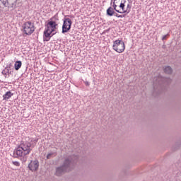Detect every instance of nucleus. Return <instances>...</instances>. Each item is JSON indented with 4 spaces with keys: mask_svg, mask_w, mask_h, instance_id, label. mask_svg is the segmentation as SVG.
Here are the masks:
<instances>
[{
    "mask_svg": "<svg viewBox=\"0 0 181 181\" xmlns=\"http://www.w3.org/2000/svg\"><path fill=\"white\" fill-rule=\"evenodd\" d=\"M22 67V62L21 61H16L14 64V69L15 70L18 71L19 69Z\"/></svg>",
    "mask_w": 181,
    "mask_h": 181,
    "instance_id": "16",
    "label": "nucleus"
},
{
    "mask_svg": "<svg viewBox=\"0 0 181 181\" xmlns=\"http://www.w3.org/2000/svg\"><path fill=\"white\" fill-rule=\"evenodd\" d=\"M13 165L15 166H21V163L18 161H12Z\"/></svg>",
    "mask_w": 181,
    "mask_h": 181,
    "instance_id": "20",
    "label": "nucleus"
},
{
    "mask_svg": "<svg viewBox=\"0 0 181 181\" xmlns=\"http://www.w3.org/2000/svg\"><path fill=\"white\" fill-rule=\"evenodd\" d=\"M28 168L31 172H36L39 169V161L37 160H31L28 164Z\"/></svg>",
    "mask_w": 181,
    "mask_h": 181,
    "instance_id": "7",
    "label": "nucleus"
},
{
    "mask_svg": "<svg viewBox=\"0 0 181 181\" xmlns=\"http://www.w3.org/2000/svg\"><path fill=\"white\" fill-rule=\"evenodd\" d=\"M115 2H116V4H120L119 6L121 8L122 11L125 9V4H127V0H115Z\"/></svg>",
    "mask_w": 181,
    "mask_h": 181,
    "instance_id": "12",
    "label": "nucleus"
},
{
    "mask_svg": "<svg viewBox=\"0 0 181 181\" xmlns=\"http://www.w3.org/2000/svg\"><path fill=\"white\" fill-rule=\"evenodd\" d=\"M49 32L53 34V33H56V28H51V30H49Z\"/></svg>",
    "mask_w": 181,
    "mask_h": 181,
    "instance_id": "22",
    "label": "nucleus"
},
{
    "mask_svg": "<svg viewBox=\"0 0 181 181\" xmlns=\"http://www.w3.org/2000/svg\"><path fill=\"white\" fill-rule=\"evenodd\" d=\"M71 25H73V21H71V19L69 18H64L62 25V33H67L70 29H71Z\"/></svg>",
    "mask_w": 181,
    "mask_h": 181,
    "instance_id": "6",
    "label": "nucleus"
},
{
    "mask_svg": "<svg viewBox=\"0 0 181 181\" xmlns=\"http://www.w3.org/2000/svg\"><path fill=\"white\" fill-rule=\"evenodd\" d=\"M54 35H56V32L52 34L49 28H45L44 31V42H49L50 37L54 36Z\"/></svg>",
    "mask_w": 181,
    "mask_h": 181,
    "instance_id": "9",
    "label": "nucleus"
},
{
    "mask_svg": "<svg viewBox=\"0 0 181 181\" xmlns=\"http://www.w3.org/2000/svg\"><path fill=\"white\" fill-rule=\"evenodd\" d=\"M108 32H110V28H108L107 30H105L103 33H108Z\"/></svg>",
    "mask_w": 181,
    "mask_h": 181,
    "instance_id": "25",
    "label": "nucleus"
},
{
    "mask_svg": "<svg viewBox=\"0 0 181 181\" xmlns=\"http://www.w3.org/2000/svg\"><path fill=\"white\" fill-rule=\"evenodd\" d=\"M53 155H54V153H49L47 155V159H52V156H53Z\"/></svg>",
    "mask_w": 181,
    "mask_h": 181,
    "instance_id": "19",
    "label": "nucleus"
},
{
    "mask_svg": "<svg viewBox=\"0 0 181 181\" xmlns=\"http://www.w3.org/2000/svg\"><path fill=\"white\" fill-rule=\"evenodd\" d=\"M0 1L3 4L4 6L5 7H8L9 4H11V8H12L13 9L16 8V2H18V0H9V1H8V0H0Z\"/></svg>",
    "mask_w": 181,
    "mask_h": 181,
    "instance_id": "8",
    "label": "nucleus"
},
{
    "mask_svg": "<svg viewBox=\"0 0 181 181\" xmlns=\"http://www.w3.org/2000/svg\"><path fill=\"white\" fill-rule=\"evenodd\" d=\"M85 84H86V86H90V82L89 81H86L85 82Z\"/></svg>",
    "mask_w": 181,
    "mask_h": 181,
    "instance_id": "26",
    "label": "nucleus"
},
{
    "mask_svg": "<svg viewBox=\"0 0 181 181\" xmlns=\"http://www.w3.org/2000/svg\"><path fill=\"white\" fill-rule=\"evenodd\" d=\"M168 36H169V34L163 35V37H162V40H166V39H168Z\"/></svg>",
    "mask_w": 181,
    "mask_h": 181,
    "instance_id": "21",
    "label": "nucleus"
},
{
    "mask_svg": "<svg viewBox=\"0 0 181 181\" xmlns=\"http://www.w3.org/2000/svg\"><path fill=\"white\" fill-rule=\"evenodd\" d=\"M115 13V11H114V8L112 7H109L106 11V15L107 16H114V14Z\"/></svg>",
    "mask_w": 181,
    "mask_h": 181,
    "instance_id": "13",
    "label": "nucleus"
},
{
    "mask_svg": "<svg viewBox=\"0 0 181 181\" xmlns=\"http://www.w3.org/2000/svg\"><path fill=\"white\" fill-rule=\"evenodd\" d=\"M12 95H13V93H12L11 91H8L5 95H3V98L4 100H9Z\"/></svg>",
    "mask_w": 181,
    "mask_h": 181,
    "instance_id": "17",
    "label": "nucleus"
},
{
    "mask_svg": "<svg viewBox=\"0 0 181 181\" xmlns=\"http://www.w3.org/2000/svg\"><path fill=\"white\" fill-rule=\"evenodd\" d=\"M170 83H172V79H170V78H165L161 76H158L155 78L153 81V94H155V93L160 94L162 91H165L166 90V86H169Z\"/></svg>",
    "mask_w": 181,
    "mask_h": 181,
    "instance_id": "3",
    "label": "nucleus"
},
{
    "mask_svg": "<svg viewBox=\"0 0 181 181\" xmlns=\"http://www.w3.org/2000/svg\"><path fill=\"white\" fill-rule=\"evenodd\" d=\"M11 66H6L3 71L2 74L6 76V74H13V71H11Z\"/></svg>",
    "mask_w": 181,
    "mask_h": 181,
    "instance_id": "14",
    "label": "nucleus"
},
{
    "mask_svg": "<svg viewBox=\"0 0 181 181\" xmlns=\"http://www.w3.org/2000/svg\"><path fill=\"white\" fill-rule=\"evenodd\" d=\"M37 139L31 140V142H34L33 144L29 141H23L21 143V144L13 151V158H21V160L23 163H25L26 160H28V155L32 152V148H35V145L37 144Z\"/></svg>",
    "mask_w": 181,
    "mask_h": 181,
    "instance_id": "1",
    "label": "nucleus"
},
{
    "mask_svg": "<svg viewBox=\"0 0 181 181\" xmlns=\"http://www.w3.org/2000/svg\"><path fill=\"white\" fill-rule=\"evenodd\" d=\"M78 160V156L71 155L64 158L63 163L61 166L57 167L55 169V176H63L65 173H69L74 170Z\"/></svg>",
    "mask_w": 181,
    "mask_h": 181,
    "instance_id": "2",
    "label": "nucleus"
},
{
    "mask_svg": "<svg viewBox=\"0 0 181 181\" xmlns=\"http://www.w3.org/2000/svg\"><path fill=\"white\" fill-rule=\"evenodd\" d=\"M35 29V23L31 21H27L23 24V32L28 36H30Z\"/></svg>",
    "mask_w": 181,
    "mask_h": 181,
    "instance_id": "4",
    "label": "nucleus"
},
{
    "mask_svg": "<svg viewBox=\"0 0 181 181\" xmlns=\"http://www.w3.org/2000/svg\"><path fill=\"white\" fill-rule=\"evenodd\" d=\"M117 1H115V0H114L113 2V11H115L116 12H118V13H119V12H122L120 11L119 10L117 9V5H118L119 4H117Z\"/></svg>",
    "mask_w": 181,
    "mask_h": 181,
    "instance_id": "18",
    "label": "nucleus"
},
{
    "mask_svg": "<svg viewBox=\"0 0 181 181\" xmlns=\"http://www.w3.org/2000/svg\"><path fill=\"white\" fill-rule=\"evenodd\" d=\"M46 26L48 29H50V28L51 29H57V23H56V21H50L47 23Z\"/></svg>",
    "mask_w": 181,
    "mask_h": 181,
    "instance_id": "11",
    "label": "nucleus"
},
{
    "mask_svg": "<svg viewBox=\"0 0 181 181\" xmlns=\"http://www.w3.org/2000/svg\"><path fill=\"white\" fill-rule=\"evenodd\" d=\"M127 14L119 15V18H125Z\"/></svg>",
    "mask_w": 181,
    "mask_h": 181,
    "instance_id": "23",
    "label": "nucleus"
},
{
    "mask_svg": "<svg viewBox=\"0 0 181 181\" xmlns=\"http://www.w3.org/2000/svg\"><path fill=\"white\" fill-rule=\"evenodd\" d=\"M112 47L117 53H123L125 50V43L122 40H117L114 41Z\"/></svg>",
    "mask_w": 181,
    "mask_h": 181,
    "instance_id": "5",
    "label": "nucleus"
},
{
    "mask_svg": "<svg viewBox=\"0 0 181 181\" xmlns=\"http://www.w3.org/2000/svg\"><path fill=\"white\" fill-rule=\"evenodd\" d=\"M128 1L129 4L127 6L126 10L125 8H124V10H122V12H119V13H126L127 15H128V13L131 12V8H132V1L128 0Z\"/></svg>",
    "mask_w": 181,
    "mask_h": 181,
    "instance_id": "10",
    "label": "nucleus"
},
{
    "mask_svg": "<svg viewBox=\"0 0 181 181\" xmlns=\"http://www.w3.org/2000/svg\"><path fill=\"white\" fill-rule=\"evenodd\" d=\"M163 71L165 74H172L173 69H172V67L167 66L163 68Z\"/></svg>",
    "mask_w": 181,
    "mask_h": 181,
    "instance_id": "15",
    "label": "nucleus"
},
{
    "mask_svg": "<svg viewBox=\"0 0 181 181\" xmlns=\"http://www.w3.org/2000/svg\"><path fill=\"white\" fill-rule=\"evenodd\" d=\"M114 16H116V18H119V14L117 13L116 12H115V13L113 14Z\"/></svg>",
    "mask_w": 181,
    "mask_h": 181,
    "instance_id": "24",
    "label": "nucleus"
}]
</instances>
